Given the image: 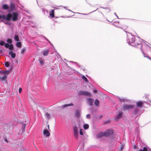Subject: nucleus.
<instances>
[{
	"instance_id": "1",
	"label": "nucleus",
	"mask_w": 151,
	"mask_h": 151,
	"mask_svg": "<svg viewBox=\"0 0 151 151\" xmlns=\"http://www.w3.org/2000/svg\"><path fill=\"white\" fill-rule=\"evenodd\" d=\"M73 130L74 136L76 139H77L78 137L79 131L80 135H83V131L79 124L74 125L73 127Z\"/></svg>"
},
{
	"instance_id": "2",
	"label": "nucleus",
	"mask_w": 151,
	"mask_h": 151,
	"mask_svg": "<svg viewBox=\"0 0 151 151\" xmlns=\"http://www.w3.org/2000/svg\"><path fill=\"white\" fill-rule=\"evenodd\" d=\"M112 130H108L104 133L101 132L99 133L97 135L99 138L103 136H108L111 134L113 133Z\"/></svg>"
},
{
	"instance_id": "3",
	"label": "nucleus",
	"mask_w": 151,
	"mask_h": 151,
	"mask_svg": "<svg viewBox=\"0 0 151 151\" xmlns=\"http://www.w3.org/2000/svg\"><path fill=\"white\" fill-rule=\"evenodd\" d=\"M142 40L140 39L137 38H136L134 44L136 46L138 45L139 46L138 47L142 51Z\"/></svg>"
},
{
	"instance_id": "4",
	"label": "nucleus",
	"mask_w": 151,
	"mask_h": 151,
	"mask_svg": "<svg viewBox=\"0 0 151 151\" xmlns=\"http://www.w3.org/2000/svg\"><path fill=\"white\" fill-rule=\"evenodd\" d=\"M133 107L134 106L132 105H125L123 106V109L124 110H129L132 109Z\"/></svg>"
},
{
	"instance_id": "5",
	"label": "nucleus",
	"mask_w": 151,
	"mask_h": 151,
	"mask_svg": "<svg viewBox=\"0 0 151 151\" xmlns=\"http://www.w3.org/2000/svg\"><path fill=\"white\" fill-rule=\"evenodd\" d=\"M13 16L12 20L13 21H16L18 19V14L17 12H13L12 13Z\"/></svg>"
},
{
	"instance_id": "6",
	"label": "nucleus",
	"mask_w": 151,
	"mask_h": 151,
	"mask_svg": "<svg viewBox=\"0 0 151 151\" xmlns=\"http://www.w3.org/2000/svg\"><path fill=\"white\" fill-rule=\"evenodd\" d=\"M80 94L81 95H83L88 96H91V94L88 91H81L80 92Z\"/></svg>"
},
{
	"instance_id": "7",
	"label": "nucleus",
	"mask_w": 151,
	"mask_h": 151,
	"mask_svg": "<svg viewBox=\"0 0 151 151\" xmlns=\"http://www.w3.org/2000/svg\"><path fill=\"white\" fill-rule=\"evenodd\" d=\"M43 134L44 136L45 137H49L50 135V132L46 129H45L43 130Z\"/></svg>"
},
{
	"instance_id": "8",
	"label": "nucleus",
	"mask_w": 151,
	"mask_h": 151,
	"mask_svg": "<svg viewBox=\"0 0 151 151\" xmlns=\"http://www.w3.org/2000/svg\"><path fill=\"white\" fill-rule=\"evenodd\" d=\"M136 39V38L134 36L131 35L129 37V38L128 39L129 43H134Z\"/></svg>"
},
{
	"instance_id": "9",
	"label": "nucleus",
	"mask_w": 151,
	"mask_h": 151,
	"mask_svg": "<svg viewBox=\"0 0 151 151\" xmlns=\"http://www.w3.org/2000/svg\"><path fill=\"white\" fill-rule=\"evenodd\" d=\"M88 103L90 106L93 105V99L92 98H89L88 99Z\"/></svg>"
},
{
	"instance_id": "10",
	"label": "nucleus",
	"mask_w": 151,
	"mask_h": 151,
	"mask_svg": "<svg viewBox=\"0 0 151 151\" xmlns=\"http://www.w3.org/2000/svg\"><path fill=\"white\" fill-rule=\"evenodd\" d=\"M12 14L10 13H9L7 15L6 20L8 21H10L12 19Z\"/></svg>"
},
{
	"instance_id": "11",
	"label": "nucleus",
	"mask_w": 151,
	"mask_h": 151,
	"mask_svg": "<svg viewBox=\"0 0 151 151\" xmlns=\"http://www.w3.org/2000/svg\"><path fill=\"white\" fill-rule=\"evenodd\" d=\"M12 69L11 68L9 70H3L1 71V74H4L8 75V74L11 71Z\"/></svg>"
},
{
	"instance_id": "12",
	"label": "nucleus",
	"mask_w": 151,
	"mask_h": 151,
	"mask_svg": "<svg viewBox=\"0 0 151 151\" xmlns=\"http://www.w3.org/2000/svg\"><path fill=\"white\" fill-rule=\"evenodd\" d=\"M73 104L72 103H71V104H65L63 106H60V109H63L65 107L68 106H73Z\"/></svg>"
},
{
	"instance_id": "13",
	"label": "nucleus",
	"mask_w": 151,
	"mask_h": 151,
	"mask_svg": "<svg viewBox=\"0 0 151 151\" xmlns=\"http://www.w3.org/2000/svg\"><path fill=\"white\" fill-rule=\"evenodd\" d=\"M136 104L138 107H141L144 104V103L142 101H139Z\"/></svg>"
},
{
	"instance_id": "14",
	"label": "nucleus",
	"mask_w": 151,
	"mask_h": 151,
	"mask_svg": "<svg viewBox=\"0 0 151 151\" xmlns=\"http://www.w3.org/2000/svg\"><path fill=\"white\" fill-rule=\"evenodd\" d=\"M50 16L52 18H54V9L51 10V11L49 12Z\"/></svg>"
},
{
	"instance_id": "15",
	"label": "nucleus",
	"mask_w": 151,
	"mask_h": 151,
	"mask_svg": "<svg viewBox=\"0 0 151 151\" xmlns=\"http://www.w3.org/2000/svg\"><path fill=\"white\" fill-rule=\"evenodd\" d=\"M123 113L122 112H119L116 116V119H119L123 114Z\"/></svg>"
},
{
	"instance_id": "16",
	"label": "nucleus",
	"mask_w": 151,
	"mask_h": 151,
	"mask_svg": "<svg viewBox=\"0 0 151 151\" xmlns=\"http://www.w3.org/2000/svg\"><path fill=\"white\" fill-rule=\"evenodd\" d=\"M49 50L47 49L44 50L43 52V54L44 56H47L48 54Z\"/></svg>"
},
{
	"instance_id": "17",
	"label": "nucleus",
	"mask_w": 151,
	"mask_h": 151,
	"mask_svg": "<svg viewBox=\"0 0 151 151\" xmlns=\"http://www.w3.org/2000/svg\"><path fill=\"white\" fill-rule=\"evenodd\" d=\"M7 76L6 75H4L3 76L1 77L0 76V80L3 81L6 79Z\"/></svg>"
},
{
	"instance_id": "18",
	"label": "nucleus",
	"mask_w": 151,
	"mask_h": 151,
	"mask_svg": "<svg viewBox=\"0 0 151 151\" xmlns=\"http://www.w3.org/2000/svg\"><path fill=\"white\" fill-rule=\"evenodd\" d=\"M75 115L77 117H79L80 116V113L79 111L77 110L75 112Z\"/></svg>"
},
{
	"instance_id": "19",
	"label": "nucleus",
	"mask_w": 151,
	"mask_h": 151,
	"mask_svg": "<svg viewBox=\"0 0 151 151\" xmlns=\"http://www.w3.org/2000/svg\"><path fill=\"white\" fill-rule=\"evenodd\" d=\"M9 7L6 4H4L2 5V8L5 10L8 9Z\"/></svg>"
},
{
	"instance_id": "20",
	"label": "nucleus",
	"mask_w": 151,
	"mask_h": 151,
	"mask_svg": "<svg viewBox=\"0 0 151 151\" xmlns=\"http://www.w3.org/2000/svg\"><path fill=\"white\" fill-rule=\"evenodd\" d=\"M94 104L95 105L99 106V102L98 99H96L95 101Z\"/></svg>"
},
{
	"instance_id": "21",
	"label": "nucleus",
	"mask_w": 151,
	"mask_h": 151,
	"mask_svg": "<svg viewBox=\"0 0 151 151\" xmlns=\"http://www.w3.org/2000/svg\"><path fill=\"white\" fill-rule=\"evenodd\" d=\"M81 78L83 79L86 82H88V80L87 78L84 75L81 76Z\"/></svg>"
},
{
	"instance_id": "22",
	"label": "nucleus",
	"mask_w": 151,
	"mask_h": 151,
	"mask_svg": "<svg viewBox=\"0 0 151 151\" xmlns=\"http://www.w3.org/2000/svg\"><path fill=\"white\" fill-rule=\"evenodd\" d=\"M14 39L16 41H19V39L18 36L17 35H15L14 36Z\"/></svg>"
},
{
	"instance_id": "23",
	"label": "nucleus",
	"mask_w": 151,
	"mask_h": 151,
	"mask_svg": "<svg viewBox=\"0 0 151 151\" xmlns=\"http://www.w3.org/2000/svg\"><path fill=\"white\" fill-rule=\"evenodd\" d=\"M45 116L47 119H49L50 118V116L49 113L46 112L45 114Z\"/></svg>"
},
{
	"instance_id": "24",
	"label": "nucleus",
	"mask_w": 151,
	"mask_h": 151,
	"mask_svg": "<svg viewBox=\"0 0 151 151\" xmlns=\"http://www.w3.org/2000/svg\"><path fill=\"white\" fill-rule=\"evenodd\" d=\"M10 8L12 10H14L15 8V5L12 3L10 4Z\"/></svg>"
},
{
	"instance_id": "25",
	"label": "nucleus",
	"mask_w": 151,
	"mask_h": 151,
	"mask_svg": "<svg viewBox=\"0 0 151 151\" xmlns=\"http://www.w3.org/2000/svg\"><path fill=\"white\" fill-rule=\"evenodd\" d=\"M16 45V46L18 47H22V44L20 42H17Z\"/></svg>"
},
{
	"instance_id": "26",
	"label": "nucleus",
	"mask_w": 151,
	"mask_h": 151,
	"mask_svg": "<svg viewBox=\"0 0 151 151\" xmlns=\"http://www.w3.org/2000/svg\"><path fill=\"white\" fill-rule=\"evenodd\" d=\"M83 127L85 129H86L88 128L89 125L87 124H85L83 125Z\"/></svg>"
},
{
	"instance_id": "27",
	"label": "nucleus",
	"mask_w": 151,
	"mask_h": 151,
	"mask_svg": "<svg viewBox=\"0 0 151 151\" xmlns=\"http://www.w3.org/2000/svg\"><path fill=\"white\" fill-rule=\"evenodd\" d=\"M26 50V48H23L21 51V53L22 54H23L25 52Z\"/></svg>"
},
{
	"instance_id": "28",
	"label": "nucleus",
	"mask_w": 151,
	"mask_h": 151,
	"mask_svg": "<svg viewBox=\"0 0 151 151\" xmlns=\"http://www.w3.org/2000/svg\"><path fill=\"white\" fill-rule=\"evenodd\" d=\"M138 151H147V147H143V150H140Z\"/></svg>"
},
{
	"instance_id": "29",
	"label": "nucleus",
	"mask_w": 151,
	"mask_h": 151,
	"mask_svg": "<svg viewBox=\"0 0 151 151\" xmlns=\"http://www.w3.org/2000/svg\"><path fill=\"white\" fill-rule=\"evenodd\" d=\"M7 42L8 43L11 44L12 42V40L11 39L9 38L7 39Z\"/></svg>"
},
{
	"instance_id": "30",
	"label": "nucleus",
	"mask_w": 151,
	"mask_h": 151,
	"mask_svg": "<svg viewBox=\"0 0 151 151\" xmlns=\"http://www.w3.org/2000/svg\"><path fill=\"white\" fill-rule=\"evenodd\" d=\"M13 48V46L12 44H11L9 47V49L10 50H12Z\"/></svg>"
},
{
	"instance_id": "31",
	"label": "nucleus",
	"mask_w": 151,
	"mask_h": 151,
	"mask_svg": "<svg viewBox=\"0 0 151 151\" xmlns=\"http://www.w3.org/2000/svg\"><path fill=\"white\" fill-rule=\"evenodd\" d=\"M5 65L6 67H8L9 66V63L8 62H6L5 63Z\"/></svg>"
},
{
	"instance_id": "32",
	"label": "nucleus",
	"mask_w": 151,
	"mask_h": 151,
	"mask_svg": "<svg viewBox=\"0 0 151 151\" xmlns=\"http://www.w3.org/2000/svg\"><path fill=\"white\" fill-rule=\"evenodd\" d=\"M11 57L12 58H14L16 56V54L15 53H13L11 54Z\"/></svg>"
},
{
	"instance_id": "33",
	"label": "nucleus",
	"mask_w": 151,
	"mask_h": 151,
	"mask_svg": "<svg viewBox=\"0 0 151 151\" xmlns=\"http://www.w3.org/2000/svg\"><path fill=\"white\" fill-rule=\"evenodd\" d=\"M4 42L3 41H1L0 42V45L1 46H3L4 44Z\"/></svg>"
},
{
	"instance_id": "34",
	"label": "nucleus",
	"mask_w": 151,
	"mask_h": 151,
	"mask_svg": "<svg viewBox=\"0 0 151 151\" xmlns=\"http://www.w3.org/2000/svg\"><path fill=\"white\" fill-rule=\"evenodd\" d=\"M9 45H9V44L8 43H6L4 45V46L5 47H6V48L9 47Z\"/></svg>"
},
{
	"instance_id": "35",
	"label": "nucleus",
	"mask_w": 151,
	"mask_h": 151,
	"mask_svg": "<svg viewBox=\"0 0 151 151\" xmlns=\"http://www.w3.org/2000/svg\"><path fill=\"white\" fill-rule=\"evenodd\" d=\"M25 122H29V120H28V118L27 117H25Z\"/></svg>"
},
{
	"instance_id": "36",
	"label": "nucleus",
	"mask_w": 151,
	"mask_h": 151,
	"mask_svg": "<svg viewBox=\"0 0 151 151\" xmlns=\"http://www.w3.org/2000/svg\"><path fill=\"white\" fill-rule=\"evenodd\" d=\"M6 16L5 15H3V16H2V18L3 19H6Z\"/></svg>"
},
{
	"instance_id": "37",
	"label": "nucleus",
	"mask_w": 151,
	"mask_h": 151,
	"mask_svg": "<svg viewBox=\"0 0 151 151\" xmlns=\"http://www.w3.org/2000/svg\"><path fill=\"white\" fill-rule=\"evenodd\" d=\"M22 91V89L21 88H20L19 90V93H20Z\"/></svg>"
},
{
	"instance_id": "38",
	"label": "nucleus",
	"mask_w": 151,
	"mask_h": 151,
	"mask_svg": "<svg viewBox=\"0 0 151 151\" xmlns=\"http://www.w3.org/2000/svg\"><path fill=\"white\" fill-rule=\"evenodd\" d=\"M86 117L87 118H89L90 117V115L89 114H88L86 115Z\"/></svg>"
},
{
	"instance_id": "39",
	"label": "nucleus",
	"mask_w": 151,
	"mask_h": 151,
	"mask_svg": "<svg viewBox=\"0 0 151 151\" xmlns=\"http://www.w3.org/2000/svg\"><path fill=\"white\" fill-rule=\"evenodd\" d=\"M138 111V110L137 109H135L134 110V113L135 114H136L137 113V112Z\"/></svg>"
},
{
	"instance_id": "40",
	"label": "nucleus",
	"mask_w": 151,
	"mask_h": 151,
	"mask_svg": "<svg viewBox=\"0 0 151 151\" xmlns=\"http://www.w3.org/2000/svg\"><path fill=\"white\" fill-rule=\"evenodd\" d=\"M5 20L4 21V22L6 24H10V23L9 22H5Z\"/></svg>"
},
{
	"instance_id": "41",
	"label": "nucleus",
	"mask_w": 151,
	"mask_h": 151,
	"mask_svg": "<svg viewBox=\"0 0 151 151\" xmlns=\"http://www.w3.org/2000/svg\"><path fill=\"white\" fill-rule=\"evenodd\" d=\"M40 63L41 65H42L43 64V62L42 60L40 61Z\"/></svg>"
},
{
	"instance_id": "42",
	"label": "nucleus",
	"mask_w": 151,
	"mask_h": 151,
	"mask_svg": "<svg viewBox=\"0 0 151 151\" xmlns=\"http://www.w3.org/2000/svg\"><path fill=\"white\" fill-rule=\"evenodd\" d=\"M94 91V93H97V90H94V91Z\"/></svg>"
},
{
	"instance_id": "43",
	"label": "nucleus",
	"mask_w": 151,
	"mask_h": 151,
	"mask_svg": "<svg viewBox=\"0 0 151 151\" xmlns=\"http://www.w3.org/2000/svg\"><path fill=\"white\" fill-rule=\"evenodd\" d=\"M106 9H107L108 12H109V11L110 10V9L109 8H106Z\"/></svg>"
},
{
	"instance_id": "44",
	"label": "nucleus",
	"mask_w": 151,
	"mask_h": 151,
	"mask_svg": "<svg viewBox=\"0 0 151 151\" xmlns=\"http://www.w3.org/2000/svg\"><path fill=\"white\" fill-rule=\"evenodd\" d=\"M47 127H48V129L50 130L49 125H47Z\"/></svg>"
},
{
	"instance_id": "45",
	"label": "nucleus",
	"mask_w": 151,
	"mask_h": 151,
	"mask_svg": "<svg viewBox=\"0 0 151 151\" xmlns=\"http://www.w3.org/2000/svg\"><path fill=\"white\" fill-rule=\"evenodd\" d=\"M22 126H24V128L25 126V124L24 123H23V125Z\"/></svg>"
},
{
	"instance_id": "46",
	"label": "nucleus",
	"mask_w": 151,
	"mask_h": 151,
	"mask_svg": "<svg viewBox=\"0 0 151 151\" xmlns=\"http://www.w3.org/2000/svg\"><path fill=\"white\" fill-rule=\"evenodd\" d=\"M134 149H136V145H134Z\"/></svg>"
},
{
	"instance_id": "47",
	"label": "nucleus",
	"mask_w": 151,
	"mask_h": 151,
	"mask_svg": "<svg viewBox=\"0 0 151 151\" xmlns=\"http://www.w3.org/2000/svg\"><path fill=\"white\" fill-rule=\"evenodd\" d=\"M12 51H10L9 52V54H11V53H12Z\"/></svg>"
},
{
	"instance_id": "48",
	"label": "nucleus",
	"mask_w": 151,
	"mask_h": 151,
	"mask_svg": "<svg viewBox=\"0 0 151 151\" xmlns=\"http://www.w3.org/2000/svg\"><path fill=\"white\" fill-rule=\"evenodd\" d=\"M2 18V16L0 15V19Z\"/></svg>"
},
{
	"instance_id": "49",
	"label": "nucleus",
	"mask_w": 151,
	"mask_h": 151,
	"mask_svg": "<svg viewBox=\"0 0 151 151\" xmlns=\"http://www.w3.org/2000/svg\"><path fill=\"white\" fill-rule=\"evenodd\" d=\"M2 50H0V53H1L2 52Z\"/></svg>"
},
{
	"instance_id": "50",
	"label": "nucleus",
	"mask_w": 151,
	"mask_h": 151,
	"mask_svg": "<svg viewBox=\"0 0 151 151\" xmlns=\"http://www.w3.org/2000/svg\"><path fill=\"white\" fill-rule=\"evenodd\" d=\"M1 70H0V73H1Z\"/></svg>"
}]
</instances>
